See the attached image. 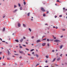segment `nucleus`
I'll return each mask as SVG.
<instances>
[{"label": "nucleus", "mask_w": 67, "mask_h": 67, "mask_svg": "<svg viewBox=\"0 0 67 67\" xmlns=\"http://www.w3.org/2000/svg\"><path fill=\"white\" fill-rule=\"evenodd\" d=\"M54 41L55 42H56L58 43V42H60V41L58 40H55Z\"/></svg>", "instance_id": "obj_1"}, {"label": "nucleus", "mask_w": 67, "mask_h": 67, "mask_svg": "<svg viewBox=\"0 0 67 67\" xmlns=\"http://www.w3.org/2000/svg\"><path fill=\"white\" fill-rule=\"evenodd\" d=\"M41 10L42 12L45 11V10L44 9V8L42 7H41Z\"/></svg>", "instance_id": "obj_2"}, {"label": "nucleus", "mask_w": 67, "mask_h": 67, "mask_svg": "<svg viewBox=\"0 0 67 67\" xmlns=\"http://www.w3.org/2000/svg\"><path fill=\"white\" fill-rule=\"evenodd\" d=\"M41 42V41L40 40H37V41H36V42L37 43L39 42Z\"/></svg>", "instance_id": "obj_3"}, {"label": "nucleus", "mask_w": 67, "mask_h": 67, "mask_svg": "<svg viewBox=\"0 0 67 67\" xmlns=\"http://www.w3.org/2000/svg\"><path fill=\"white\" fill-rule=\"evenodd\" d=\"M46 43H44L42 44V46H44L46 45Z\"/></svg>", "instance_id": "obj_4"}, {"label": "nucleus", "mask_w": 67, "mask_h": 67, "mask_svg": "<svg viewBox=\"0 0 67 67\" xmlns=\"http://www.w3.org/2000/svg\"><path fill=\"white\" fill-rule=\"evenodd\" d=\"M19 52L20 53H21L22 54H23L24 53V52L23 51H19Z\"/></svg>", "instance_id": "obj_5"}, {"label": "nucleus", "mask_w": 67, "mask_h": 67, "mask_svg": "<svg viewBox=\"0 0 67 67\" xmlns=\"http://www.w3.org/2000/svg\"><path fill=\"white\" fill-rule=\"evenodd\" d=\"M17 11V9H16L15 10H14L13 12L14 13H15V12H16Z\"/></svg>", "instance_id": "obj_6"}, {"label": "nucleus", "mask_w": 67, "mask_h": 67, "mask_svg": "<svg viewBox=\"0 0 67 67\" xmlns=\"http://www.w3.org/2000/svg\"><path fill=\"white\" fill-rule=\"evenodd\" d=\"M18 26L19 27H20V23H18Z\"/></svg>", "instance_id": "obj_7"}, {"label": "nucleus", "mask_w": 67, "mask_h": 67, "mask_svg": "<svg viewBox=\"0 0 67 67\" xmlns=\"http://www.w3.org/2000/svg\"><path fill=\"white\" fill-rule=\"evenodd\" d=\"M60 59V58H59L57 59V60L58 61H59Z\"/></svg>", "instance_id": "obj_8"}, {"label": "nucleus", "mask_w": 67, "mask_h": 67, "mask_svg": "<svg viewBox=\"0 0 67 67\" xmlns=\"http://www.w3.org/2000/svg\"><path fill=\"white\" fill-rule=\"evenodd\" d=\"M63 47V45L61 46H60V49H61L62 48V47Z\"/></svg>", "instance_id": "obj_9"}, {"label": "nucleus", "mask_w": 67, "mask_h": 67, "mask_svg": "<svg viewBox=\"0 0 67 67\" xmlns=\"http://www.w3.org/2000/svg\"><path fill=\"white\" fill-rule=\"evenodd\" d=\"M15 41H16V42H19V41L18 40H15Z\"/></svg>", "instance_id": "obj_10"}, {"label": "nucleus", "mask_w": 67, "mask_h": 67, "mask_svg": "<svg viewBox=\"0 0 67 67\" xmlns=\"http://www.w3.org/2000/svg\"><path fill=\"white\" fill-rule=\"evenodd\" d=\"M8 55H9L10 54H11V53H10V52H9V50H8Z\"/></svg>", "instance_id": "obj_11"}, {"label": "nucleus", "mask_w": 67, "mask_h": 67, "mask_svg": "<svg viewBox=\"0 0 67 67\" xmlns=\"http://www.w3.org/2000/svg\"><path fill=\"white\" fill-rule=\"evenodd\" d=\"M55 59H56V58H54V59H53V62H54V61L55 60Z\"/></svg>", "instance_id": "obj_12"}, {"label": "nucleus", "mask_w": 67, "mask_h": 67, "mask_svg": "<svg viewBox=\"0 0 67 67\" xmlns=\"http://www.w3.org/2000/svg\"><path fill=\"white\" fill-rule=\"evenodd\" d=\"M30 58L32 60H33L34 59V58L33 57H31Z\"/></svg>", "instance_id": "obj_13"}, {"label": "nucleus", "mask_w": 67, "mask_h": 67, "mask_svg": "<svg viewBox=\"0 0 67 67\" xmlns=\"http://www.w3.org/2000/svg\"><path fill=\"white\" fill-rule=\"evenodd\" d=\"M23 26H24V27H26V25H25L23 24Z\"/></svg>", "instance_id": "obj_14"}, {"label": "nucleus", "mask_w": 67, "mask_h": 67, "mask_svg": "<svg viewBox=\"0 0 67 67\" xmlns=\"http://www.w3.org/2000/svg\"><path fill=\"white\" fill-rule=\"evenodd\" d=\"M29 30L30 31V32H31V29L30 28H29Z\"/></svg>", "instance_id": "obj_15"}, {"label": "nucleus", "mask_w": 67, "mask_h": 67, "mask_svg": "<svg viewBox=\"0 0 67 67\" xmlns=\"http://www.w3.org/2000/svg\"><path fill=\"white\" fill-rule=\"evenodd\" d=\"M20 10H22L23 9V8H22V7H21L20 8Z\"/></svg>", "instance_id": "obj_16"}, {"label": "nucleus", "mask_w": 67, "mask_h": 67, "mask_svg": "<svg viewBox=\"0 0 67 67\" xmlns=\"http://www.w3.org/2000/svg\"><path fill=\"white\" fill-rule=\"evenodd\" d=\"M23 39H21L20 40L21 42H22L23 41Z\"/></svg>", "instance_id": "obj_17"}, {"label": "nucleus", "mask_w": 67, "mask_h": 67, "mask_svg": "<svg viewBox=\"0 0 67 67\" xmlns=\"http://www.w3.org/2000/svg\"><path fill=\"white\" fill-rule=\"evenodd\" d=\"M34 49H32V50H30V52H32L34 51Z\"/></svg>", "instance_id": "obj_18"}, {"label": "nucleus", "mask_w": 67, "mask_h": 67, "mask_svg": "<svg viewBox=\"0 0 67 67\" xmlns=\"http://www.w3.org/2000/svg\"><path fill=\"white\" fill-rule=\"evenodd\" d=\"M36 55L37 57L38 58V55L37 54H36Z\"/></svg>", "instance_id": "obj_19"}, {"label": "nucleus", "mask_w": 67, "mask_h": 67, "mask_svg": "<svg viewBox=\"0 0 67 67\" xmlns=\"http://www.w3.org/2000/svg\"><path fill=\"white\" fill-rule=\"evenodd\" d=\"M17 7V6L16 5H14V8H16Z\"/></svg>", "instance_id": "obj_20"}, {"label": "nucleus", "mask_w": 67, "mask_h": 67, "mask_svg": "<svg viewBox=\"0 0 67 67\" xmlns=\"http://www.w3.org/2000/svg\"><path fill=\"white\" fill-rule=\"evenodd\" d=\"M19 48H23V47H22L21 46H19Z\"/></svg>", "instance_id": "obj_21"}, {"label": "nucleus", "mask_w": 67, "mask_h": 67, "mask_svg": "<svg viewBox=\"0 0 67 67\" xmlns=\"http://www.w3.org/2000/svg\"><path fill=\"white\" fill-rule=\"evenodd\" d=\"M30 13H29L28 14H27V15H28V16H30Z\"/></svg>", "instance_id": "obj_22"}, {"label": "nucleus", "mask_w": 67, "mask_h": 67, "mask_svg": "<svg viewBox=\"0 0 67 67\" xmlns=\"http://www.w3.org/2000/svg\"><path fill=\"white\" fill-rule=\"evenodd\" d=\"M5 30V28H4L3 30V31H4Z\"/></svg>", "instance_id": "obj_23"}, {"label": "nucleus", "mask_w": 67, "mask_h": 67, "mask_svg": "<svg viewBox=\"0 0 67 67\" xmlns=\"http://www.w3.org/2000/svg\"><path fill=\"white\" fill-rule=\"evenodd\" d=\"M24 5H25L26 4V3L25 2H24Z\"/></svg>", "instance_id": "obj_24"}, {"label": "nucleus", "mask_w": 67, "mask_h": 67, "mask_svg": "<svg viewBox=\"0 0 67 67\" xmlns=\"http://www.w3.org/2000/svg\"><path fill=\"white\" fill-rule=\"evenodd\" d=\"M26 50L27 51H29V49L28 48H26Z\"/></svg>", "instance_id": "obj_25"}, {"label": "nucleus", "mask_w": 67, "mask_h": 67, "mask_svg": "<svg viewBox=\"0 0 67 67\" xmlns=\"http://www.w3.org/2000/svg\"><path fill=\"white\" fill-rule=\"evenodd\" d=\"M46 40V38H45L44 39H42V40Z\"/></svg>", "instance_id": "obj_26"}, {"label": "nucleus", "mask_w": 67, "mask_h": 67, "mask_svg": "<svg viewBox=\"0 0 67 67\" xmlns=\"http://www.w3.org/2000/svg\"><path fill=\"white\" fill-rule=\"evenodd\" d=\"M4 16H3V18H4L5 16V14H4Z\"/></svg>", "instance_id": "obj_27"}, {"label": "nucleus", "mask_w": 67, "mask_h": 67, "mask_svg": "<svg viewBox=\"0 0 67 67\" xmlns=\"http://www.w3.org/2000/svg\"><path fill=\"white\" fill-rule=\"evenodd\" d=\"M18 6L19 7H20V4H18Z\"/></svg>", "instance_id": "obj_28"}, {"label": "nucleus", "mask_w": 67, "mask_h": 67, "mask_svg": "<svg viewBox=\"0 0 67 67\" xmlns=\"http://www.w3.org/2000/svg\"><path fill=\"white\" fill-rule=\"evenodd\" d=\"M14 55H19V54H15Z\"/></svg>", "instance_id": "obj_29"}, {"label": "nucleus", "mask_w": 67, "mask_h": 67, "mask_svg": "<svg viewBox=\"0 0 67 67\" xmlns=\"http://www.w3.org/2000/svg\"><path fill=\"white\" fill-rule=\"evenodd\" d=\"M43 16H46L45 14H43Z\"/></svg>", "instance_id": "obj_30"}, {"label": "nucleus", "mask_w": 67, "mask_h": 67, "mask_svg": "<svg viewBox=\"0 0 67 67\" xmlns=\"http://www.w3.org/2000/svg\"><path fill=\"white\" fill-rule=\"evenodd\" d=\"M34 38V36H32V39Z\"/></svg>", "instance_id": "obj_31"}, {"label": "nucleus", "mask_w": 67, "mask_h": 67, "mask_svg": "<svg viewBox=\"0 0 67 67\" xmlns=\"http://www.w3.org/2000/svg\"><path fill=\"white\" fill-rule=\"evenodd\" d=\"M47 41H48V42L49 41V39H47Z\"/></svg>", "instance_id": "obj_32"}, {"label": "nucleus", "mask_w": 67, "mask_h": 67, "mask_svg": "<svg viewBox=\"0 0 67 67\" xmlns=\"http://www.w3.org/2000/svg\"><path fill=\"white\" fill-rule=\"evenodd\" d=\"M54 51H54V50H53L52 51V52H54Z\"/></svg>", "instance_id": "obj_33"}, {"label": "nucleus", "mask_w": 67, "mask_h": 67, "mask_svg": "<svg viewBox=\"0 0 67 67\" xmlns=\"http://www.w3.org/2000/svg\"><path fill=\"white\" fill-rule=\"evenodd\" d=\"M26 38L25 37H23V39H25Z\"/></svg>", "instance_id": "obj_34"}, {"label": "nucleus", "mask_w": 67, "mask_h": 67, "mask_svg": "<svg viewBox=\"0 0 67 67\" xmlns=\"http://www.w3.org/2000/svg\"><path fill=\"white\" fill-rule=\"evenodd\" d=\"M47 46H49L50 45H49V43H48L47 44Z\"/></svg>", "instance_id": "obj_35"}, {"label": "nucleus", "mask_w": 67, "mask_h": 67, "mask_svg": "<svg viewBox=\"0 0 67 67\" xmlns=\"http://www.w3.org/2000/svg\"><path fill=\"white\" fill-rule=\"evenodd\" d=\"M47 14H48V13H49V12L48 11H47Z\"/></svg>", "instance_id": "obj_36"}, {"label": "nucleus", "mask_w": 67, "mask_h": 67, "mask_svg": "<svg viewBox=\"0 0 67 67\" xmlns=\"http://www.w3.org/2000/svg\"><path fill=\"white\" fill-rule=\"evenodd\" d=\"M62 16V15H59V17H61Z\"/></svg>", "instance_id": "obj_37"}, {"label": "nucleus", "mask_w": 67, "mask_h": 67, "mask_svg": "<svg viewBox=\"0 0 67 67\" xmlns=\"http://www.w3.org/2000/svg\"><path fill=\"white\" fill-rule=\"evenodd\" d=\"M32 54H33V55H34V52H33L32 53Z\"/></svg>", "instance_id": "obj_38"}, {"label": "nucleus", "mask_w": 67, "mask_h": 67, "mask_svg": "<svg viewBox=\"0 0 67 67\" xmlns=\"http://www.w3.org/2000/svg\"><path fill=\"white\" fill-rule=\"evenodd\" d=\"M3 66H4V65H5L6 64H3Z\"/></svg>", "instance_id": "obj_39"}, {"label": "nucleus", "mask_w": 67, "mask_h": 67, "mask_svg": "<svg viewBox=\"0 0 67 67\" xmlns=\"http://www.w3.org/2000/svg\"><path fill=\"white\" fill-rule=\"evenodd\" d=\"M57 2H59V0H57Z\"/></svg>", "instance_id": "obj_40"}, {"label": "nucleus", "mask_w": 67, "mask_h": 67, "mask_svg": "<svg viewBox=\"0 0 67 67\" xmlns=\"http://www.w3.org/2000/svg\"><path fill=\"white\" fill-rule=\"evenodd\" d=\"M7 60H10V59L9 58H7Z\"/></svg>", "instance_id": "obj_41"}, {"label": "nucleus", "mask_w": 67, "mask_h": 67, "mask_svg": "<svg viewBox=\"0 0 67 67\" xmlns=\"http://www.w3.org/2000/svg\"><path fill=\"white\" fill-rule=\"evenodd\" d=\"M23 46L25 47H26V46L25 45H23Z\"/></svg>", "instance_id": "obj_42"}, {"label": "nucleus", "mask_w": 67, "mask_h": 67, "mask_svg": "<svg viewBox=\"0 0 67 67\" xmlns=\"http://www.w3.org/2000/svg\"><path fill=\"white\" fill-rule=\"evenodd\" d=\"M40 64H37L36 65V66H37L38 65H39Z\"/></svg>", "instance_id": "obj_43"}, {"label": "nucleus", "mask_w": 67, "mask_h": 67, "mask_svg": "<svg viewBox=\"0 0 67 67\" xmlns=\"http://www.w3.org/2000/svg\"><path fill=\"white\" fill-rule=\"evenodd\" d=\"M65 30L64 29H63V31H65Z\"/></svg>", "instance_id": "obj_44"}, {"label": "nucleus", "mask_w": 67, "mask_h": 67, "mask_svg": "<svg viewBox=\"0 0 67 67\" xmlns=\"http://www.w3.org/2000/svg\"><path fill=\"white\" fill-rule=\"evenodd\" d=\"M57 16H55V18H57Z\"/></svg>", "instance_id": "obj_45"}, {"label": "nucleus", "mask_w": 67, "mask_h": 67, "mask_svg": "<svg viewBox=\"0 0 67 67\" xmlns=\"http://www.w3.org/2000/svg\"><path fill=\"white\" fill-rule=\"evenodd\" d=\"M65 8H63V10H65Z\"/></svg>", "instance_id": "obj_46"}, {"label": "nucleus", "mask_w": 67, "mask_h": 67, "mask_svg": "<svg viewBox=\"0 0 67 67\" xmlns=\"http://www.w3.org/2000/svg\"><path fill=\"white\" fill-rule=\"evenodd\" d=\"M46 58H48V57L47 56H46Z\"/></svg>", "instance_id": "obj_47"}, {"label": "nucleus", "mask_w": 67, "mask_h": 67, "mask_svg": "<svg viewBox=\"0 0 67 67\" xmlns=\"http://www.w3.org/2000/svg\"><path fill=\"white\" fill-rule=\"evenodd\" d=\"M45 37V36H43L42 37V38H43L44 37Z\"/></svg>", "instance_id": "obj_48"}, {"label": "nucleus", "mask_w": 67, "mask_h": 67, "mask_svg": "<svg viewBox=\"0 0 67 67\" xmlns=\"http://www.w3.org/2000/svg\"><path fill=\"white\" fill-rule=\"evenodd\" d=\"M55 28L56 29H57L58 28V27H55Z\"/></svg>", "instance_id": "obj_49"}, {"label": "nucleus", "mask_w": 67, "mask_h": 67, "mask_svg": "<svg viewBox=\"0 0 67 67\" xmlns=\"http://www.w3.org/2000/svg\"><path fill=\"white\" fill-rule=\"evenodd\" d=\"M28 55H31L29 53L28 54Z\"/></svg>", "instance_id": "obj_50"}, {"label": "nucleus", "mask_w": 67, "mask_h": 67, "mask_svg": "<svg viewBox=\"0 0 67 67\" xmlns=\"http://www.w3.org/2000/svg\"><path fill=\"white\" fill-rule=\"evenodd\" d=\"M62 54H61L60 55V56L61 57H62Z\"/></svg>", "instance_id": "obj_51"}, {"label": "nucleus", "mask_w": 67, "mask_h": 67, "mask_svg": "<svg viewBox=\"0 0 67 67\" xmlns=\"http://www.w3.org/2000/svg\"><path fill=\"white\" fill-rule=\"evenodd\" d=\"M22 58V57H19V58H20V59H21Z\"/></svg>", "instance_id": "obj_52"}, {"label": "nucleus", "mask_w": 67, "mask_h": 67, "mask_svg": "<svg viewBox=\"0 0 67 67\" xmlns=\"http://www.w3.org/2000/svg\"><path fill=\"white\" fill-rule=\"evenodd\" d=\"M0 40L1 41H2V39H1V38H0Z\"/></svg>", "instance_id": "obj_53"}, {"label": "nucleus", "mask_w": 67, "mask_h": 67, "mask_svg": "<svg viewBox=\"0 0 67 67\" xmlns=\"http://www.w3.org/2000/svg\"><path fill=\"white\" fill-rule=\"evenodd\" d=\"M45 62L46 63H47V60H46V61H45Z\"/></svg>", "instance_id": "obj_54"}, {"label": "nucleus", "mask_w": 67, "mask_h": 67, "mask_svg": "<svg viewBox=\"0 0 67 67\" xmlns=\"http://www.w3.org/2000/svg\"><path fill=\"white\" fill-rule=\"evenodd\" d=\"M56 38L55 37H54V39H55Z\"/></svg>", "instance_id": "obj_55"}, {"label": "nucleus", "mask_w": 67, "mask_h": 67, "mask_svg": "<svg viewBox=\"0 0 67 67\" xmlns=\"http://www.w3.org/2000/svg\"><path fill=\"white\" fill-rule=\"evenodd\" d=\"M63 36H60V37H63Z\"/></svg>", "instance_id": "obj_56"}, {"label": "nucleus", "mask_w": 67, "mask_h": 67, "mask_svg": "<svg viewBox=\"0 0 67 67\" xmlns=\"http://www.w3.org/2000/svg\"><path fill=\"white\" fill-rule=\"evenodd\" d=\"M4 56H3V59H4Z\"/></svg>", "instance_id": "obj_57"}, {"label": "nucleus", "mask_w": 67, "mask_h": 67, "mask_svg": "<svg viewBox=\"0 0 67 67\" xmlns=\"http://www.w3.org/2000/svg\"><path fill=\"white\" fill-rule=\"evenodd\" d=\"M1 59H2L1 57H0V60H1Z\"/></svg>", "instance_id": "obj_58"}, {"label": "nucleus", "mask_w": 67, "mask_h": 67, "mask_svg": "<svg viewBox=\"0 0 67 67\" xmlns=\"http://www.w3.org/2000/svg\"><path fill=\"white\" fill-rule=\"evenodd\" d=\"M15 65H17V64L16 63H15Z\"/></svg>", "instance_id": "obj_59"}, {"label": "nucleus", "mask_w": 67, "mask_h": 67, "mask_svg": "<svg viewBox=\"0 0 67 67\" xmlns=\"http://www.w3.org/2000/svg\"><path fill=\"white\" fill-rule=\"evenodd\" d=\"M26 44H28V43L27 42H26Z\"/></svg>", "instance_id": "obj_60"}, {"label": "nucleus", "mask_w": 67, "mask_h": 67, "mask_svg": "<svg viewBox=\"0 0 67 67\" xmlns=\"http://www.w3.org/2000/svg\"><path fill=\"white\" fill-rule=\"evenodd\" d=\"M53 28H55V26H53Z\"/></svg>", "instance_id": "obj_61"}, {"label": "nucleus", "mask_w": 67, "mask_h": 67, "mask_svg": "<svg viewBox=\"0 0 67 67\" xmlns=\"http://www.w3.org/2000/svg\"><path fill=\"white\" fill-rule=\"evenodd\" d=\"M44 67H48V66H44Z\"/></svg>", "instance_id": "obj_62"}, {"label": "nucleus", "mask_w": 67, "mask_h": 67, "mask_svg": "<svg viewBox=\"0 0 67 67\" xmlns=\"http://www.w3.org/2000/svg\"><path fill=\"white\" fill-rule=\"evenodd\" d=\"M45 25H48L47 24H45Z\"/></svg>", "instance_id": "obj_63"}, {"label": "nucleus", "mask_w": 67, "mask_h": 67, "mask_svg": "<svg viewBox=\"0 0 67 67\" xmlns=\"http://www.w3.org/2000/svg\"><path fill=\"white\" fill-rule=\"evenodd\" d=\"M33 20L32 19H31V21H32Z\"/></svg>", "instance_id": "obj_64"}]
</instances>
